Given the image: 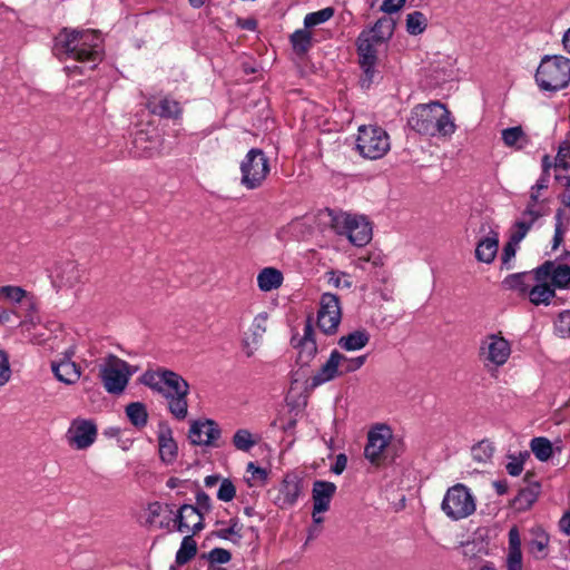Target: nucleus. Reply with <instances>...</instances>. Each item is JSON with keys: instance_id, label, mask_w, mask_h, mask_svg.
Here are the masks:
<instances>
[{"instance_id": "obj_34", "label": "nucleus", "mask_w": 570, "mask_h": 570, "mask_svg": "<svg viewBox=\"0 0 570 570\" xmlns=\"http://www.w3.org/2000/svg\"><path fill=\"white\" fill-rule=\"evenodd\" d=\"M393 29L394 23L391 19L381 18L368 32H365V35H368L370 39L375 41V43H382L391 38Z\"/></svg>"}, {"instance_id": "obj_44", "label": "nucleus", "mask_w": 570, "mask_h": 570, "mask_svg": "<svg viewBox=\"0 0 570 570\" xmlns=\"http://www.w3.org/2000/svg\"><path fill=\"white\" fill-rule=\"evenodd\" d=\"M556 169L567 171L566 178L570 179V144L562 142L556 156Z\"/></svg>"}, {"instance_id": "obj_25", "label": "nucleus", "mask_w": 570, "mask_h": 570, "mask_svg": "<svg viewBox=\"0 0 570 570\" xmlns=\"http://www.w3.org/2000/svg\"><path fill=\"white\" fill-rule=\"evenodd\" d=\"M298 362L307 365L317 353V345L314 338V331L309 321L305 324L304 335L298 345Z\"/></svg>"}, {"instance_id": "obj_38", "label": "nucleus", "mask_w": 570, "mask_h": 570, "mask_svg": "<svg viewBox=\"0 0 570 570\" xmlns=\"http://www.w3.org/2000/svg\"><path fill=\"white\" fill-rule=\"evenodd\" d=\"M197 553V544L191 535H186L176 553V563L181 566L190 561Z\"/></svg>"}, {"instance_id": "obj_3", "label": "nucleus", "mask_w": 570, "mask_h": 570, "mask_svg": "<svg viewBox=\"0 0 570 570\" xmlns=\"http://www.w3.org/2000/svg\"><path fill=\"white\" fill-rule=\"evenodd\" d=\"M538 86L546 91H557L570 82V59L563 56H546L535 73Z\"/></svg>"}, {"instance_id": "obj_37", "label": "nucleus", "mask_w": 570, "mask_h": 570, "mask_svg": "<svg viewBox=\"0 0 570 570\" xmlns=\"http://www.w3.org/2000/svg\"><path fill=\"white\" fill-rule=\"evenodd\" d=\"M531 451L535 455V458L541 461H548L553 453L552 443L547 438H534L530 443Z\"/></svg>"}, {"instance_id": "obj_59", "label": "nucleus", "mask_w": 570, "mask_h": 570, "mask_svg": "<svg viewBox=\"0 0 570 570\" xmlns=\"http://www.w3.org/2000/svg\"><path fill=\"white\" fill-rule=\"evenodd\" d=\"M508 473L512 476H518L523 470V459L511 456V461L505 466Z\"/></svg>"}, {"instance_id": "obj_21", "label": "nucleus", "mask_w": 570, "mask_h": 570, "mask_svg": "<svg viewBox=\"0 0 570 570\" xmlns=\"http://www.w3.org/2000/svg\"><path fill=\"white\" fill-rule=\"evenodd\" d=\"M542 215L543 214L538 208V205L528 204L527 208L522 212L521 217L511 227L510 236L513 237V242H521Z\"/></svg>"}, {"instance_id": "obj_47", "label": "nucleus", "mask_w": 570, "mask_h": 570, "mask_svg": "<svg viewBox=\"0 0 570 570\" xmlns=\"http://www.w3.org/2000/svg\"><path fill=\"white\" fill-rule=\"evenodd\" d=\"M266 327H267V314L261 313L254 318L253 324L250 326L252 343L254 345L258 344L263 334L266 332Z\"/></svg>"}, {"instance_id": "obj_33", "label": "nucleus", "mask_w": 570, "mask_h": 570, "mask_svg": "<svg viewBox=\"0 0 570 570\" xmlns=\"http://www.w3.org/2000/svg\"><path fill=\"white\" fill-rule=\"evenodd\" d=\"M529 299L534 305H548L554 297V289L547 282H538L537 285L529 289Z\"/></svg>"}, {"instance_id": "obj_51", "label": "nucleus", "mask_w": 570, "mask_h": 570, "mask_svg": "<svg viewBox=\"0 0 570 570\" xmlns=\"http://www.w3.org/2000/svg\"><path fill=\"white\" fill-rule=\"evenodd\" d=\"M236 494V489L233 482L228 479H224L220 483V487L217 492V498L220 501L229 502L234 499Z\"/></svg>"}, {"instance_id": "obj_17", "label": "nucleus", "mask_w": 570, "mask_h": 570, "mask_svg": "<svg viewBox=\"0 0 570 570\" xmlns=\"http://www.w3.org/2000/svg\"><path fill=\"white\" fill-rule=\"evenodd\" d=\"M222 431L213 420L194 421L188 432V439L195 445L218 448Z\"/></svg>"}, {"instance_id": "obj_6", "label": "nucleus", "mask_w": 570, "mask_h": 570, "mask_svg": "<svg viewBox=\"0 0 570 570\" xmlns=\"http://www.w3.org/2000/svg\"><path fill=\"white\" fill-rule=\"evenodd\" d=\"M271 171L269 160L262 149H250L240 163V184L246 189L259 188Z\"/></svg>"}, {"instance_id": "obj_57", "label": "nucleus", "mask_w": 570, "mask_h": 570, "mask_svg": "<svg viewBox=\"0 0 570 570\" xmlns=\"http://www.w3.org/2000/svg\"><path fill=\"white\" fill-rule=\"evenodd\" d=\"M198 513L203 514L210 510V498L203 491L196 495V507Z\"/></svg>"}, {"instance_id": "obj_13", "label": "nucleus", "mask_w": 570, "mask_h": 570, "mask_svg": "<svg viewBox=\"0 0 570 570\" xmlns=\"http://www.w3.org/2000/svg\"><path fill=\"white\" fill-rule=\"evenodd\" d=\"M342 312L338 297L332 293H324L320 301L317 326L327 335L336 333L341 323Z\"/></svg>"}, {"instance_id": "obj_28", "label": "nucleus", "mask_w": 570, "mask_h": 570, "mask_svg": "<svg viewBox=\"0 0 570 570\" xmlns=\"http://www.w3.org/2000/svg\"><path fill=\"white\" fill-rule=\"evenodd\" d=\"M83 269L72 261L62 263L59 266L58 279L66 287H73L82 281Z\"/></svg>"}, {"instance_id": "obj_4", "label": "nucleus", "mask_w": 570, "mask_h": 570, "mask_svg": "<svg viewBox=\"0 0 570 570\" xmlns=\"http://www.w3.org/2000/svg\"><path fill=\"white\" fill-rule=\"evenodd\" d=\"M366 360V355L347 357L337 350H333L328 360L311 377V387H317L344 374L355 372L365 364Z\"/></svg>"}, {"instance_id": "obj_1", "label": "nucleus", "mask_w": 570, "mask_h": 570, "mask_svg": "<svg viewBox=\"0 0 570 570\" xmlns=\"http://www.w3.org/2000/svg\"><path fill=\"white\" fill-rule=\"evenodd\" d=\"M55 53L59 58L90 62L101 60V37L96 30L63 29L55 39Z\"/></svg>"}, {"instance_id": "obj_49", "label": "nucleus", "mask_w": 570, "mask_h": 570, "mask_svg": "<svg viewBox=\"0 0 570 570\" xmlns=\"http://www.w3.org/2000/svg\"><path fill=\"white\" fill-rule=\"evenodd\" d=\"M164 511H168L169 513H173V510H171L170 505H168V504L163 505L159 502L149 503L147 509H146V522L151 524V525L156 524L158 517Z\"/></svg>"}, {"instance_id": "obj_62", "label": "nucleus", "mask_w": 570, "mask_h": 570, "mask_svg": "<svg viewBox=\"0 0 570 570\" xmlns=\"http://www.w3.org/2000/svg\"><path fill=\"white\" fill-rule=\"evenodd\" d=\"M247 471L252 473V478L253 479L265 481L266 478H267L266 470H264V469H262L259 466H256L253 462H249L247 464Z\"/></svg>"}, {"instance_id": "obj_56", "label": "nucleus", "mask_w": 570, "mask_h": 570, "mask_svg": "<svg viewBox=\"0 0 570 570\" xmlns=\"http://www.w3.org/2000/svg\"><path fill=\"white\" fill-rule=\"evenodd\" d=\"M549 184L548 175H542V177L537 181V184L532 187L530 195V203L537 205L539 198V191L547 189Z\"/></svg>"}, {"instance_id": "obj_40", "label": "nucleus", "mask_w": 570, "mask_h": 570, "mask_svg": "<svg viewBox=\"0 0 570 570\" xmlns=\"http://www.w3.org/2000/svg\"><path fill=\"white\" fill-rule=\"evenodd\" d=\"M428 26V19L421 11H413L406 16V31L416 36L422 33Z\"/></svg>"}, {"instance_id": "obj_27", "label": "nucleus", "mask_w": 570, "mask_h": 570, "mask_svg": "<svg viewBox=\"0 0 570 570\" xmlns=\"http://www.w3.org/2000/svg\"><path fill=\"white\" fill-rule=\"evenodd\" d=\"M532 473L528 472L524 475V481L528 487L521 489L514 498V505L518 510H528L538 499L540 493V484L531 481Z\"/></svg>"}, {"instance_id": "obj_18", "label": "nucleus", "mask_w": 570, "mask_h": 570, "mask_svg": "<svg viewBox=\"0 0 570 570\" xmlns=\"http://www.w3.org/2000/svg\"><path fill=\"white\" fill-rule=\"evenodd\" d=\"M0 299L18 312L28 313L35 309V296L20 286H0Z\"/></svg>"}, {"instance_id": "obj_29", "label": "nucleus", "mask_w": 570, "mask_h": 570, "mask_svg": "<svg viewBox=\"0 0 570 570\" xmlns=\"http://www.w3.org/2000/svg\"><path fill=\"white\" fill-rule=\"evenodd\" d=\"M147 107L153 114L166 118L178 117L181 112L179 102L167 97L159 101H157L156 98L149 99Z\"/></svg>"}, {"instance_id": "obj_8", "label": "nucleus", "mask_w": 570, "mask_h": 570, "mask_svg": "<svg viewBox=\"0 0 570 570\" xmlns=\"http://www.w3.org/2000/svg\"><path fill=\"white\" fill-rule=\"evenodd\" d=\"M356 149L364 158H382L390 150L389 135L377 126H361L356 139Z\"/></svg>"}, {"instance_id": "obj_7", "label": "nucleus", "mask_w": 570, "mask_h": 570, "mask_svg": "<svg viewBox=\"0 0 570 570\" xmlns=\"http://www.w3.org/2000/svg\"><path fill=\"white\" fill-rule=\"evenodd\" d=\"M99 376L107 392L120 394L131 376L130 366L120 357L109 354L99 366Z\"/></svg>"}, {"instance_id": "obj_20", "label": "nucleus", "mask_w": 570, "mask_h": 570, "mask_svg": "<svg viewBox=\"0 0 570 570\" xmlns=\"http://www.w3.org/2000/svg\"><path fill=\"white\" fill-rule=\"evenodd\" d=\"M175 521L179 532L191 530L195 534L204 529V517L191 504H183L178 510Z\"/></svg>"}, {"instance_id": "obj_12", "label": "nucleus", "mask_w": 570, "mask_h": 570, "mask_svg": "<svg viewBox=\"0 0 570 570\" xmlns=\"http://www.w3.org/2000/svg\"><path fill=\"white\" fill-rule=\"evenodd\" d=\"M511 354V345L500 334L487 335L480 344L479 356L485 364L502 366L507 363Z\"/></svg>"}, {"instance_id": "obj_50", "label": "nucleus", "mask_w": 570, "mask_h": 570, "mask_svg": "<svg viewBox=\"0 0 570 570\" xmlns=\"http://www.w3.org/2000/svg\"><path fill=\"white\" fill-rule=\"evenodd\" d=\"M232 559V553L223 548H214L208 553V560L210 566L223 564L229 562Z\"/></svg>"}, {"instance_id": "obj_36", "label": "nucleus", "mask_w": 570, "mask_h": 570, "mask_svg": "<svg viewBox=\"0 0 570 570\" xmlns=\"http://www.w3.org/2000/svg\"><path fill=\"white\" fill-rule=\"evenodd\" d=\"M188 394H165L168 400L169 412L178 420H184L188 414Z\"/></svg>"}, {"instance_id": "obj_9", "label": "nucleus", "mask_w": 570, "mask_h": 570, "mask_svg": "<svg viewBox=\"0 0 570 570\" xmlns=\"http://www.w3.org/2000/svg\"><path fill=\"white\" fill-rule=\"evenodd\" d=\"M141 382L151 390L163 394H188L189 384L176 372L166 368L146 371Z\"/></svg>"}, {"instance_id": "obj_30", "label": "nucleus", "mask_w": 570, "mask_h": 570, "mask_svg": "<svg viewBox=\"0 0 570 570\" xmlns=\"http://www.w3.org/2000/svg\"><path fill=\"white\" fill-rule=\"evenodd\" d=\"M503 144L515 150H522L529 145V137L521 126L505 128L501 132Z\"/></svg>"}, {"instance_id": "obj_11", "label": "nucleus", "mask_w": 570, "mask_h": 570, "mask_svg": "<svg viewBox=\"0 0 570 570\" xmlns=\"http://www.w3.org/2000/svg\"><path fill=\"white\" fill-rule=\"evenodd\" d=\"M333 223L338 233L346 235L356 246H364L372 238V228L364 217L342 214L336 216Z\"/></svg>"}, {"instance_id": "obj_61", "label": "nucleus", "mask_w": 570, "mask_h": 570, "mask_svg": "<svg viewBox=\"0 0 570 570\" xmlns=\"http://www.w3.org/2000/svg\"><path fill=\"white\" fill-rule=\"evenodd\" d=\"M549 539L546 535H542L539 539H534L530 543V551L532 553L543 552L548 547Z\"/></svg>"}, {"instance_id": "obj_23", "label": "nucleus", "mask_w": 570, "mask_h": 570, "mask_svg": "<svg viewBox=\"0 0 570 570\" xmlns=\"http://www.w3.org/2000/svg\"><path fill=\"white\" fill-rule=\"evenodd\" d=\"M301 492V481L296 476L286 475L278 490L277 502L282 508L292 507L296 503Z\"/></svg>"}, {"instance_id": "obj_32", "label": "nucleus", "mask_w": 570, "mask_h": 570, "mask_svg": "<svg viewBox=\"0 0 570 570\" xmlns=\"http://www.w3.org/2000/svg\"><path fill=\"white\" fill-rule=\"evenodd\" d=\"M370 342V333L366 330H356L347 335L341 336L338 345L348 352L358 351Z\"/></svg>"}, {"instance_id": "obj_54", "label": "nucleus", "mask_w": 570, "mask_h": 570, "mask_svg": "<svg viewBox=\"0 0 570 570\" xmlns=\"http://www.w3.org/2000/svg\"><path fill=\"white\" fill-rule=\"evenodd\" d=\"M520 242H513V237L510 236L509 242L504 245L503 252L501 255V261L507 268H509V264L511 259L515 256L517 253V246Z\"/></svg>"}, {"instance_id": "obj_46", "label": "nucleus", "mask_w": 570, "mask_h": 570, "mask_svg": "<svg viewBox=\"0 0 570 570\" xmlns=\"http://www.w3.org/2000/svg\"><path fill=\"white\" fill-rule=\"evenodd\" d=\"M334 14V10L330 7L324 8L320 11L306 14L304 19V27L312 28L330 20Z\"/></svg>"}, {"instance_id": "obj_63", "label": "nucleus", "mask_w": 570, "mask_h": 570, "mask_svg": "<svg viewBox=\"0 0 570 570\" xmlns=\"http://www.w3.org/2000/svg\"><path fill=\"white\" fill-rule=\"evenodd\" d=\"M559 530L566 535H570V510L566 511L559 520Z\"/></svg>"}, {"instance_id": "obj_35", "label": "nucleus", "mask_w": 570, "mask_h": 570, "mask_svg": "<svg viewBox=\"0 0 570 570\" xmlns=\"http://www.w3.org/2000/svg\"><path fill=\"white\" fill-rule=\"evenodd\" d=\"M126 415L130 423L140 429L148 422V412L146 405L141 402H132L126 406Z\"/></svg>"}, {"instance_id": "obj_5", "label": "nucleus", "mask_w": 570, "mask_h": 570, "mask_svg": "<svg viewBox=\"0 0 570 570\" xmlns=\"http://www.w3.org/2000/svg\"><path fill=\"white\" fill-rule=\"evenodd\" d=\"M441 509L449 519L459 521L473 514L476 503L469 488L456 483L445 492Z\"/></svg>"}, {"instance_id": "obj_14", "label": "nucleus", "mask_w": 570, "mask_h": 570, "mask_svg": "<svg viewBox=\"0 0 570 570\" xmlns=\"http://www.w3.org/2000/svg\"><path fill=\"white\" fill-rule=\"evenodd\" d=\"M98 435L97 425L92 420L75 419L66 433L68 444L76 450L90 448Z\"/></svg>"}, {"instance_id": "obj_10", "label": "nucleus", "mask_w": 570, "mask_h": 570, "mask_svg": "<svg viewBox=\"0 0 570 570\" xmlns=\"http://www.w3.org/2000/svg\"><path fill=\"white\" fill-rule=\"evenodd\" d=\"M392 431L386 425H379L367 434L364 456L374 466L384 465L389 459Z\"/></svg>"}, {"instance_id": "obj_15", "label": "nucleus", "mask_w": 570, "mask_h": 570, "mask_svg": "<svg viewBox=\"0 0 570 570\" xmlns=\"http://www.w3.org/2000/svg\"><path fill=\"white\" fill-rule=\"evenodd\" d=\"M375 45V41L370 39L365 32H362L357 39L358 62L363 70V76L360 80L362 88H368L374 79L377 61Z\"/></svg>"}, {"instance_id": "obj_22", "label": "nucleus", "mask_w": 570, "mask_h": 570, "mask_svg": "<svg viewBox=\"0 0 570 570\" xmlns=\"http://www.w3.org/2000/svg\"><path fill=\"white\" fill-rule=\"evenodd\" d=\"M336 491L333 482L317 480L313 484L312 497L315 513L326 512L330 508L331 500Z\"/></svg>"}, {"instance_id": "obj_42", "label": "nucleus", "mask_w": 570, "mask_h": 570, "mask_svg": "<svg viewBox=\"0 0 570 570\" xmlns=\"http://www.w3.org/2000/svg\"><path fill=\"white\" fill-rule=\"evenodd\" d=\"M256 443L257 441L253 438V434L246 429L237 430L233 436V444L239 451L247 452Z\"/></svg>"}, {"instance_id": "obj_60", "label": "nucleus", "mask_w": 570, "mask_h": 570, "mask_svg": "<svg viewBox=\"0 0 570 570\" xmlns=\"http://www.w3.org/2000/svg\"><path fill=\"white\" fill-rule=\"evenodd\" d=\"M509 550H521V539L517 527L509 531Z\"/></svg>"}, {"instance_id": "obj_58", "label": "nucleus", "mask_w": 570, "mask_h": 570, "mask_svg": "<svg viewBox=\"0 0 570 570\" xmlns=\"http://www.w3.org/2000/svg\"><path fill=\"white\" fill-rule=\"evenodd\" d=\"M406 0H384L381 6V11L385 13H395L403 8Z\"/></svg>"}, {"instance_id": "obj_2", "label": "nucleus", "mask_w": 570, "mask_h": 570, "mask_svg": "<svg viewBox=\"0 0 570 570\" xmlns=\"http://www.w3.org/2000/svg\"><path fill=\"white\" fill-rule=\"evenodd\" d=\"M407 122L416 132L431 137H448L455 131L450 111L439 101L415 106Z\"/></svg>"}, {"instance_id": "obj_39", "label": "nucleus", "mask_w": 570, "mask_h": 570, "mask_svg": "<svg viewBox=\"0 0 570 570\" xmlns=\"http://www.w3.org/2000/svg\"><path fill=\"white\" fill-rule=\"evenodd\" d=\"M306 29L307 28L296 30L291 36L293 49L297 55L306 53L312 45V35Z\"/></svg>"}, {"instance_id": "obj_31", "label": "nucleus", "mask_w": 570, "mask_h": 570, "mask_svg": "<svg viewBox=\"0 0 570 570\" xmlns=\"http://www.w3.org/2000/svg\"><path fill=\"white\" fill-rule=\"evenodd\" d=\"M283 274L274 267H265L257 275V285L263 292L277 289L283 284Z\"/></svg>"}, {"instance_id": "obj_24", "label": "nucleus", "mask_w": 570, "mask_h": 570, "mask_svg": "<svg viewBox=\"0 0 570 570\" xmlns=\"http://www.w3.org/2000/svg\"><path fill=\"white\" fill-rule=\"evenodd\" d=\"M499 249V234L491 230L488 236L480 239L475 248V258L485 264L494 261Z\"/></svg>"}, {"instance_id": "obj_19", "label": "nucleus", "mask_w": 570, "mask_h": 570, "mask_svg": "<svg viewBox=\"0 0 570 570\" xmlns=\"http://www.w3.org/2000/svg\"><path fill=\"white\" fill-rule=\"evenodd\" d=\"M157 440L161 462L173 464L178 456V445L174 440L173 431L168 424H159Z\"/></svg>"}, {"instance_id": "obj_48", "label": "nucleus", "mask_w": 570, "mask_h": 570, "mask_svg": "<svg viewBox=\"0 0 570 570\" xmlns=\"http://www.w3.org/2000/svg\"><path fill=\"white\" fill-rule=\"evenodd\" d=\"M242 525L238 524L237 520H230V525L226 529H222L217 532V535L224 540H232L238 543L242 539Z\"/></svg>"}, {"instance_id": "obj_41", "label": "nucleus", "mask_w": 570, "mask_h": 570, "mask_svg": "<svg viewBox=\"0 0 570 570\" xmlns=\"http://www.w3.org/2000/svg\"><path fill=\"white\" fill-rule=\"evenodd\" d=\"M533 279V271L531 273H519L508 276L504 279V284L511 288L517 289L520 293H529V284L525 282V279Z\"/></svg>"}, {"instance_id": "obj_52", "label": "nucleus", "mask_w": 570, "mask_h": 570, "mask_svg": "<svg viewBox=\"0 0 570 570\" xmlns=\"http://www.w3.org/2000/svg\"><path fill=\"white\" fill-rule=\"evenodd\" d=\"M556 331L562 337L570 336V311H563L559 314L558 321L556 322Z\"/></svg>"}, {"instance_id": "obj_53", "label": "nucleus", "mask_w": 570, "mask_h": 570, "mask_svg": "<svg viewBox=\"0 0 570 570\" xmlns=\"http://www.w3.org/2000/svg\"><path fill=\"white\" fill-rule=\"evenodd\" d=\"M10 377L11 368L9 363V356L3 350H0V386L7 384Z\"/></svg>"}, {"instance_id": "obj_55", "label": "nucleus", "mask_w": 570, "mask_h": 570, "mask_svg": "<svg viewBox=\"0 0 570 570\" xmlns=\"http://www.w3.org/2000/svg\"><path fill=\"white\" fill-rule=\"evenodd\" d=\"M508 570H522V552L521 550H509L507 558Z\"/></svg>"}, {"instance_id": "obj_16", "label": "nucleus", "mask_w": 570, "mask_h": 570, "mask_svg": "<svg viewBox=\"0 0 570 570\" xmlns=\"http://www.w3.org/2000/svg\"><path fill=\"white\" fill-rule=\"evenodd\" d=\"M533 278L535 282L551 279L554 287L567 288L570 284V265L558 261H546L533 269Z\"/></svg>"}, {"instance_id": "obj_45", "label": "nucleus", "mask_w": 570, "mask_h": 570, "mask_svg": "<svg viewBox=\"0 0 570 570\" xmlns=\"http://www.w3.org/2000/svg\"><path fill=\"white\" fill-rule=\"evenodd\" d=\"M326 277L327 283L338 289H350L353 285L350 275L344 272L330 271Z\"/></svg>"}, {"instance_id": "obj_64", "label": "nucleus", "mask_w": 570, "mask_h": 570, "mask_svg": "<svg viewBox=\"0 0 570 570\" xmlns=\"http://www.w3.org/2000/svg\"><path fill=\"white\" fill-rule=\"evenodd\" d=\"M347 459L345 454H338L336 456L335 464L332 466V471L335 474H341L346 468Z\"/></svg>"}, {"instance_id": "obj_26", "label": "nucleus", "mask_w": 570, "mask_h": 570, "mask_svg": "<svg viewBox=\"0 0 570 570\" xmlns=\"http://www.w3.org/2000/svg\"><path fill=\"white\" fill-rule=\"evenodd\" d=\"M51 368L58 381L69 385L75 384L81 375L80 367L70 358L53 362Z\"/></svg>"}, {"instance_id": "obj_43", "label": "nucleus", "mask_w": 570, "mask_h": 570, "mask_svg": "<svg viewBox=\"0 0 570 570\" xmlns=\"http://www.w3.org/2000/svg\"><path fill=\"white\" fill-rule=\"evenodd\" d=\"M494 448L489 441H481L471 449L472 459L479 463H487L491 460Z\"/></svg>"}]
</instances>
